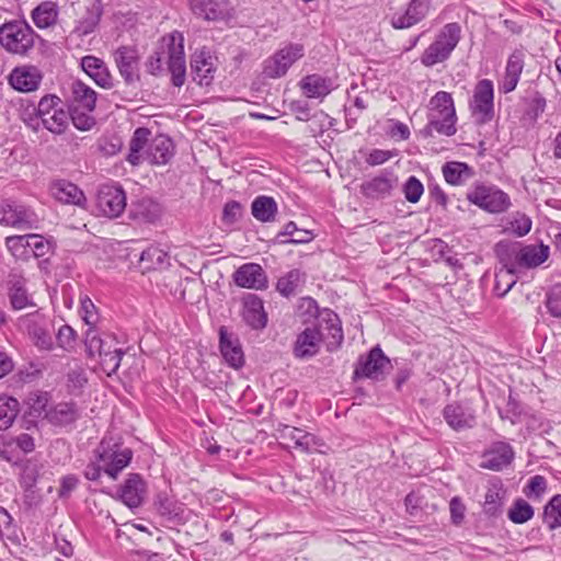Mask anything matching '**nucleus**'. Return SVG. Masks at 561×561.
<instances>
[{"label":"nucleus","instance_id":"nucleus-2","mask_svg":"<svg viewBox=\"0 0 561 561\" xmlns=\"http://www.w3.org/2000/svg\"><path fill=\"white\" fill-rule=\"evenodd\" d=\"M495 253L507 274H514L516 267L535 268L546 262L550 248L542 243L520 245L510 241H500L495 245Z\"/></svg>","mask_w":561,"mask_h":561},{"label":"nucleus","instance_id":"nucleus-39","mask_svg":"<svg viewBox=\"0 0 561 561\" xmlns=\"http://www.w3.org/2000/svg\"><path fill=\"white\" fill-rule=\"evenodd\" d=\"M252 216L261 222L274 221L277 213V204L273 197L257 196L251 205Z\"/></svg>","mask_w":561,"mask_h":561},{"label":"nucleus","instance_id":"nucleus-21","mask_svg":"<svg viewBox=\"0 0 561 561\" xmlns=\"http://www.w3.org/2000/svg\"><path fill=\"white\" fill-rule=\"evenodd\" d=\"M215 58L210 50L203 47L196 50L191 58L193 80L199 85H208L214 79Z\"/></svg>","mask_w":561,"mask_h":561},{"label":"nucleus","instance_id":"nucleus-43","mask_svg":"<svg viewBox=\"0 0 561 561\" xmlns=\"http://www.w3.org/2000/svg\"><path fill=\"white\" fill-rule=\"evenodd\" d=\"M301 89L308 98H322L330 93L331 82L319 75H310L302 79Z\"/></svg>","mask_w":561,"mask_h":561},{"label":"nucleus","instance_id":"nucleus-49","mask_svg":"<svg viewBox=\"0 0 561 561\" xmlns=\"http://www.w3.org/2000/svg\"><path fill=\"white\" fill-rule=\"evenodd\" d=\"M543 522L551 530L561 527V494L552 496L543 507Z\"/></svg>","mask_w":561,"mask_h":561},{"label":"nucleus","instance_id":"nucleus-34","mask_svg":"<svg viewBox=\"0 0 561 561\" xmlns=\"http://www.w3.org/2000/svg\"><path fill=\"white\" fill-rule=\"evenodd\" d=\"M129 217L139 224H153L161 217V207L150 198H141L131 204Z\"/></svg>","mask_w":561,"mask_h":561},{"label":"nucleus","instance_id":"nucleus-20","mask_svg":"<svg viewBox=\"0 0 561 561\" xmlns=\"http://www.w3.org/2000/svg\"><path fill=\"white\" fill-rule=\"evenodd\" d=\"M277 433L279 439L293 443L291 447L299 449L302 453H311L317 450V447L320 446L319 438L299 427L279 424Z\"/></svg>","mask_w":561,"mask_h":561},{"label":"nucleus","instance_id":"nucleus-8","mask_svg":"<svg viewBox=\"0 0 561 561\" xmlns=\"http://www.w3.org/2000/svg\"><path fill=\"white\" fill-rule=\"evenodd\" d=\"M163 44L168 48V69L172 84L180 88L184 84L186 77L183 35L180 32H173L163 37Z\"/></svg>","mask_w":561,"mask_h":561},{"label":"nucleus","instance_id":"nucleus-40","mask_svg":"<svg viewBox=\"0 0 561 561\" xmlns=\"http://www.w3.org/2000/svg\"><path fill=\"white\" fill-rule=\"evenodd\" d=\"M319 329L327 330L328 335L335 344H341L343 341V331L339 316L330 310L324 309L318 314Z\"/></svg>","mask_w":561,"mask_h":561},{"label":"nucleus","instance_id":"nucleus-16","mask_svg":"<svg viewBox=\"0 0 561 561\" xmlns=\"http://www.w3.org/2000/svg\"><path fill=\"white\" fill-rule=\"evenodd\" d=\"M446 423L457 432L472 428L477 423L476 411L467 403L453 402L443 410Z\"/></svg>","mask_w":561,"mask_h":561},{"label":"nucleus","instance_id":"nucleus-1","mask_svg":"<svg viewBox=\"0 0 561 561\" xmlns=\"http://www.w3.org/2000/svg\"><path fill=\"white\" fill-rule=\"evenodd\" d=\"M133 458V451L123 447L119 439L105 436L93 451V459L87 465L83 474L90 481H98L102 472L116 480Z\"/></svg>","mask_w":561,"mask_h":561},{"label":"nucleus","instance_id":"nucleus-6","mask_svg":"<svg viewBox=\"0 0 561 561\" xmlns=\"http://www.w3.org/2000/svg\"><path fill=\"white\" fill-rule=\"evenodd\" d=\"M37 34L25 20H11L0 25V45L10 54L27 56Z\"/></svg>","mask_w":561,"mask_h":561},{"label":"nucleus","instance_id":"nucleus-38","mask_svg":"<svg viewBox=\"0 0 561 561\" xmlns=\"http://www.w3.org/2000/svg\"><path fill=\"white\" fill-rule=\"evenodd\" d=\"M442 172L445 181L454 186L462 185L474 174L471 167L460 161L446 162L442 168Z\"/></svg>","mask_w":561,"mask_h":561},{"label":"nucleus","instance_id":"nucleus-35","mask_svg":"<svg viewBox=\"0 0 561 561\" xmlns=\"http://www.w3.org/2000/svg\"><path fill=\"white\" fill-rule=\"evenodd\" d=\"M96 103V92L81 81L71 84V104L69 108H81L93 112Z\"/></svg>","mask_w":561,"mask_h":561},{"label":"nucleus","instance_id":"nucleus-24","mask_svg":"<svg viewBox=\"0 0 561 561\" xmlns=\"http://www.w3.org/2000/svg\"><path fill=\"white\" fill-rule=\"evenodd\" d=\"M174 154V144L165 135H158L150 139L145 150V161L151 164H167Z\"/></svg>","mask_w":561,"mask_h":561},{"label":"nucleus","instance_id":"nucleus-36","mask_svg":"<svg viewBox=\"0 0 561 561\" xmlns=\"http://www.w3.org/2000/svg\"><path fill=\"white\" fill-rule=\"evenodd\" d=\"M150 136L151 131L145 127H139L134 131L129 141V152L127 156V161L131 165H139L145 161V150L150 142Z\"/></svg>","mask_w":561,"mask_h":561},{"label":"nucleus","instance_id":"nucleus-64","mask_svg":"<svg viewBox=\"0 0 561 561\" xmlns=\"http://www.w3.org/2000/svg\"><path fill=\"white\" fill-rule=\"evenodd\" d=\"M241 217V205L236 201L228 202L222 211V219L227 224H233Z\"/></svg>","mask_w":561,"mask_h":561},{"label":"nucleus","instance_id":"nucleus-25","mask_svg":"<svg viewBox=\"0 0 561 561\" xmlns=\"http://www.w3.org/2000/svg\"><path fill=\"white\" fill-rule=\"evenodd\" d=\"M242 302L244 322L254 330L264 329L267 324V313L264 310L262 299L254 294H248L243 297Z\"/></svg>","mask_w":561,"mask_h":561},{"label":"nucleus","instance_id":"nucleus-19","mask_svg":"<svg viewBox=\"0 0 561 561\" xmlns=\"http://www.w3.org/2000/svg\"><path fill=\"white\" fill-rule=\"evenodd\" d=\"M114 59L121 76L127 84L139 81V56L136 48L121 46L115 50Z\"/></svg>","mask_w":561,"mask_h":561},{"label":"nucleus","instance_id":"nucleus-28","mask_svg":"<svg viewBox=\"0 0 561 561\" xmlns=\"http://www.w3.org/2000/svg\"><path fill=\"white\" fill-rule=\"evenodd\" d=\"M219 347L227 364L240 368L244 364V356L237 337L229 334L224 327L219 330Z\"/></svg>","mask_w":561,"mask_h":561},{"label":"nucleus","instance_id":"nucleus-46","mask_svg":"<svg viewBox=\"0 0 561 561\" xmlns=\"http://www.w3.org/2000/svg\"><path fill=\"white\" fill-rule=\"evenodd\" d=\"M44 127L50 133L60 135L65 133L69 124V112H66L61 106L48 116L41 119Z\"/></svg>","mask_w":561,"mask_h":561},{"label":"nucleus","instance_id":"nucleus-44","mask_svg":"<svg viewBox=\"0 0 561 561\" xmlns=\"http://www.w3.org/2000/svg\"><path fill=\"white\" fill-rule=\"evenodd\" d=\"M20 412V403L13 397H0V431H5L12 426Z\"/></svg>","mask_w":561,"mask_h":561},{"label":"nucleus","instance_id":"nucleus-55","mask_svg":"<svg viewBox=\"0 0 561 561\" xmlns=\"http://www.w3.org/2000/svg\"><path fill=\"white\" fill-rule=\"evenodd\" d=\"M424 192L422 182L414 175L410 176L403 185V194L410 203H417Z\"/></svg>","mask_w":561,"mask_h":561},{"label":"nucleus","instance_id":"nucleus-12","mask_svg":"<svg viewBox=\"0 0 561 561\" xmlns=\"http://www.w3.org/2000/svg\"><path fill=\"white\" fill-rule=\"evenodd\" d=\"M390 367V359L377 345L373 347L367 355H363L358 358L354 369V378L379 380L383 377L385 370Z\"/></svg>","mask_w":561,"mask_h":561},{"label":"nucleus","instance_id":"nucleus-48","mask_svg":"<svg viewBox=\"0 0 561 561\" xmlns=\"http://www.w3.org/2000/svg\"><path fill=\"white\" fill-rule=\"evenodd\" d=\"M304 282V273L291 270L277 280L276 288L285 297L294 295Z\"/></svg>","mask_w":561,"mask_h":561},{"label":"nucleus","instance_id":"nucleus-53","mask_svg":"<svg viewBox=\"0 0 561 561\" xmlns=\"http://www.w3.org/2000/svg\"><path fill=\"white\" fill-rule=\"evenodd\" d=\"M38 478V467L35 462L31 460H26L22 465V470L20 473V483L25 490L32 489Z\"/></svg>","mask_w":561,"mask_h":561},{"label":"nucleus","instance_id":"nucleus-27","mask_svg":"<svg viewBox=\"0 0 561 561\" xmlns=\"http://www.w3.org/2000/svg\"><path fill=\"white\" fill-rule=\"evenodd\" d=\"M41 80V71L33 66L18 67L9 77L11 87L21 92H31L36 90Z\"/></svg>","mask_w":561,"mask_h":561},{"label":"nucleus","instance_id":"nucleus-60","mask_svg":"<svg viewBox=\"0 0 561 561\" xmlns=\"http://www.w3.org/2000/svg\"><path fill=\"white\" fill-rule=\"evenodd\" d=\"M80 304L84 322L89 325L96 324L99 321V314L93 301L88 296H84L80 298Z\"/></svg>","mask_w":561,"mask_h":561},{"label":"nucleus","instance_id":"nucleus-57","mask_svg":"<svg viewBox=\"0 0 561 561\" xmlns=\"http://www.w3.org/2000/svg\"><path fill=\"white\" fill-rule=\"evenodd\" d=\"M546 306L552 317L561 318V284L553 286L548 293Z\"/></svg>","mask_w":561,"mask_h":561},{"label":"nucleus","instance_id":"nucleus-10","mask_svg":"<svg viewBox=\"0 0 561 561\" xmlns=\"http://www.w3.org/2000/svg\"><path fill=\"white\" fill-rule=\"evenodd\" d=\"M33 209L15 201L7 199L0 204V225L19 230L32 229L37 222Z\"/></svg>","mask_w":561,"mask_h":561},{"label":"nucleus","instance_id":"nucleus-30","mask_svg":"<svg viewBox=\"0 0 561 561\" xmlns=\"http://www.w3.org/2000/svg\"><path fill=\"white\" fill-rule=\"evenodd\" d=\"M514 457L512 447L503 442L494 443L484 454L482 467L499 471L511 463Z\"/></svg>","mask_w":561,"mask_h":561},{"label":"nucleus","instance_id":"nucleus-32","mask_svg":"<svg viewBox=\"0 0 561 561\" xmlns=\"http://www.w3.org/2000/svg\"><path fill=\"white\" fill-rule=\"evenodd\" d=\"M83 71L94 80V82L105 89L113 85L112 76L105 62L95 56H84L81 59Z\"/></svg>","mask_w":561,"mask_h":561},{"label":"nucleus","instance_id":"nucleus-41","mask_svg":"<svg viewBox=\"0 0 561 561\" xmlns=\"http://www.w3.org/2000/svg\"><path fill=\"white\" fill-rule=\"evenodd\" d=\"M158 513L164 517L168 522L173 523H182L184 522V510L181 504H179L173 499L168 497L167 495H158L157 501L154 503Z\"/></svg>","mask_w":561,"mask_h":561},{"label":"nucleus","instance_id":"nucleus-22","mask_svg":"<svg viewBox=\"0 0 561 561\" xmlns=\"http://www.w3.org/2000/svg\"><path fill=\"white\" fill-rule=\"evenodd\" d=\"M398 184V178L392 171L383 170L377 176L365 181L360 188L368 198L381 199L391 195L392 190Z\"/></svg>","mask_w":561,"mask_h":561},{"label":"nucleus","instance_id":"nucleus-5","mask_svg":"<svg viewBox=\"0 0 561 561\" xmlns=\"http://www.w3.org/2000/svg\"><path fill=\"white\" fill-rule=\"evenodd\" d=\"M461 39V26L457 22L445 24L436 34L434 41L420 57L422 65L433 67L449 59Z\"/></svg>","mask_w":561,"mask_h":561},{"label":"nucleus","instance_id":"nucleus-42","mask_svg":"<svg viewBox=\"0 0 561 561\" xmlns=\"http://www.w3.org/2000/svg\"><path fill=\"white\" fill-rule=\"evenodd\" d=\"M31 16L38 28H47L57 21V4L51 1H44L33 9Z\"/></svg>","mask_w":561,"mask_h":561},{"label":"nucleus","instance_id":"nucleus-26","mask_svg":"<svg viewBox=\"0 0 561 561\" xmlns=\"http://www.w3.org/2000/svg\"><path fill=\"white\" fill-rule=\"evenodd\" d=\"M525 66V53L523 49H515L507 59L505 73L500 82L499 89L503 93L514 91L519 81Z\"/></svg>","mask_w":561,"mask_h":561},{"label":"nucleus","instance_id":"nucleus-17","mask_svg":"<svg viewBox=\"0 0 561 561\" xmlns=\"http://www.w3.org/2000/svg\"><path fill=\"white\" fill-rule=\"evenodd\" d=\"M432 0H411L404 13H396L390 20V24L396 30H404L414 26L423 21L430 10Z\"/></svg>","mask_w":561,"mask_h":561},{"label":"nucleus","instance_id":"nucleus-13","mask_svg":"<svg viewBox=\"0 0 561 561\" xmlns=\"http://www.w3.org/2000/svg\"><path fill=\"white\" fill-rule=\"evenodd\" d=\"M96 206L104 216L116 218L126 208V194L121 186L102 185L96 195Z\"/></svg>","mask_w":561,"mask_h":561},{"label":"nucleus","instance_id":"nucleus-15","mask_svg":"<svg viewBox=\"0 0 561 561\" xmlns=\"http://www.w3.org/2000/svg\"><path fill=\"white\" fill-rule=\"evenodd\" d=\"M193 14L205 21H226L232 16L233 8L228 0H190Z\"/></svg>","mask_w":561,"mask_h":561},{"label":"nucleus","instance_id":"nucleus-63","mask_svg":"<svg viewBox=\"0 0 561 561\" xmlns=\"http://www.w3.org/2000/svg\"><path fill=\"white\" fill-rule=\"evenodd\" d=\"M449 511L453 523L459 525L463 520L466 513V506L460 497L455 496L450 500Z\"/></svg>","mask_w":561,"mask_h":561},{"label":"nucleus","instance_id":"nucleus-3","mask_svg":"<svg viewBox=\"0 0 561 561\" xmlns=\"http://www.w3.org/2000/svg\"><path fill=\"white\" fill-rule=\"evenodd\" d=\"M456 110L450 93L437 92L430 101L428 124L423 128L425 137H432L436 131L439 135L453 136L456 134Z\"/></svg>","mask_w":561,"mask_h":561},{"label":"nucleus","instance_id":"nucleus-52","mask_svg":"<svg viewBox=\"0 0 561 561\" xmlns=\"http://www.w3.org/2000/svg\"><path fill=\"white\" fill-rule=\"evenodd\" d=\"M91 112L81 108H69V119L79 130H89L95 124V119L90 115Z\"/></svg>","mask_w":561,"mask_h":561},{"label":"nucleus","instance_id":"nucleus-61","mask_svg":"<svg viewBox=\"0 0 561 561\" xmlns=\"http://www.w3.org/2000/svg\"><path fill=\"white\" fill-rule=\"evenodd\" d=\"M484 512L491 516H494L499 513L501 507V495L496 490H488L484 496Z\"/></svg>","mask_w":561,"mask_h":561},{"label":"nucleus","instance_id":"nucleus-31","mask_svg":"<svg viewBox=\"0 0 561 561\" xmlns=\"http://www.w3.org/2000/svg\"><path fill=\"white\" fill-rule=\"evenodd\" d=\"M80 417L76 402H59L50 407L45 413V419L53 425L65 426L75 423Z\"/></svg>","mask_w":561,"mask_h":561},{"label":"nucleus","instance_id":"nucleus-62","mask_svg":"<svg viewBox=\"0 0 561 561\" xmlns=\"http://www.w3.org/2000/svg\"><path fill=\"white\" fill-rule=\"evenodd\" d=\"M511 229L518 237L526 236L531 229V220L524 214H517L510 222Z\"/></svg>","mask_w":561,"mask_h":561},{"label":"nucleus","instance_id":"nucleus-45","mask_svg":"<svg viewBox=\"0 0 561 561\" xmlns=\"http://www.w3.org/2000/svg\"><path fill=\"white\" fill-rule=\"evenodd\" d=\"M30 234L10 236L5 238V247L11 255L21 261L30 259Z\"/></svg>","mask_w":561,"mask_h":561},{"label":"nucleus","instance_id":"nucleus-51","mask_svg":"<svg viewBox=\"0 0 561 561\" xmlns=\"http://www.w3.org/2000/svg\"><path fill=\"white\" fill-rule=\"evenodd\" d=\"M534 516L533 506L524 499L514 501L512 507L508 510L507 517L514 524H524L531 519Z\"/></svg>","mask_w":561,"mask_h":561},{"label":"nucleus","instance_id":"nucleus-58","mask_svg":"<svg viewBox=\"0 0 561 561\" xmlns=\"http://www.w3.org/2000/svg\"><path fill=\"white\" fill-rule=\"evenodd\" d=\"M513 274H507V270L505 272L501 271L496 274L494 293L499 297H504L515 285V279L512 278Z\"/></svg>","mask_w":561,"mask_h":561},{"label":"nucleus","instance_id":"nucleus-14","mask_svg":"<svg viewBox=\"0 0 561 561\" xmlns=\"http://www.w3.org/2000/svg\"><path fill=\"white\" fill-rule=\"evenodd\" d=\"M3 287L12 309L22 310L27 307H35L33 298L26 288V278L20 272H10Z\"/></svg>","mask_w":561,"mask_h":561},{"label":"nucleus","instance_id":"nucleus-33","mask_svg":"<svg viewBox=\"0 0 561 561\" xmlns=\"http://www.w3.org/2000/svg\"><path fill=\"white\" fill-rule=\"evenodd\" d=\"M103 7L100 0L90 1V3L84 7V13L77 21L73 33L79 37L92 33L100 22Z\"/></svg>","mask_w":561,"mask_h":561},{"label":"nucleus","instance_id":"nucleus-50","mask_svg":"<svg viewBox=\"0 0 561 561\" xmlns=\"http://www.w3.org/2000/svg\"><path fill=\"white\" fill-rule=\"evenodd\" d=\"M140 261L142 263H147L146 268L154 270L169 264V255L162 249L156 245H150L142 251Z\"/></svg>","mask_w":561,"mask_h":561},{"label":"nucleus","instance_id":"nucleus-23","mask_svg":"<svg viewBox=\"0 0 561 561\" xmlns=\"http://www.w3.org/2000/svg\"><path fill=\"white\" fill-rule=\"evenodd\" d=\"M233 282L242 288L262 290L267 287V276L260 264L247 263L233 273Z\"/></svg>","mask_w":561,"mask_h":561},{"label":"nucleus","instance_id":"nucleus-56","mask_svg":"<svg viewBox=\"0 0 561 561\" xmlns=\"http://www.w3.org/2000/svg\"><path fill=\"white\" fill-rule=\"evenodd\" d=\"M61 105V100L55 94H47L41 99L37 106V115L41 119L56 111Z\"/></svg>","mask_w":561,"mask_h":561},{"label":"nucleus","instance_id":"nucleus-29","mask_svg":"<svg viewBox=\"0 0 561 561\" xmlns=\"http://www.w3.org/2000/svg\"><path fill=\"white\" fill-rule=\"evenodd\" d=\"M322 340V333L318 327H308L298 334L295 342L294 354L296 357L306 358L316 355Z\"/></svg>","mask_w":561,"mask_h":561},{"label":"nucleus","instance_id":"nucleus-7","mask_svg":"<svg viewBox=\"0 0 561 561\" xmlns=\"http://www.w3.org/2000/svg\"><path fill=\"white\" fill-rule=\"evenodd\" d=\"M467 199L490 214L504 213L511 206L510 196L494 185L476 184L467 193Z\"/></svg>","mask_w":561,"mask_h":561},{"label":"nucleus","instance_id":"nucleus-18","mask_svg":"<svg viewBox=\"0 0 561 561\" xmlns=\"http://www.w3.org/2000/svg\"><path fill=\"white\" fill-rule=\"evenodd\" d=\"M147 494V485L138 473H129L119 488L118 499L130 510L142 505Z\"/></svg>","mask_w":561,"mask_h":561},{"label":"nucleus","instance_id":"nucleus-11","mask_svg":"<svg viewBox=\"0 0 561 561\" xmlns=\"http://www.w3.org/2000/svg\"><path fill=\"white\" fill-rule=\"evenodd\" d=\"M301 44H289L267 58L263 64V75L266 78H280L286 75L291 65L304 56Z\"/></svg>","mask_w":561,"mask_h":561},{"label":"nucleus","instance_id":"nucleus-37","mask_svg":"<svg viewBox=\"0 0 561 561\" xmlns=\"http://www.w3.org/2000/svg\"><path fill=\"white\" fill-rule=\"evenodd\" d=\"M50 192L55 199L64 204L81 205L85 199L83 192L77 185L68 181H57L53 183Z\"/></svg>","mask_w":561,"mask_h":561},{"label":"nucleus","instance_id":"nucleus-9","mask_svg":"<svg viewBox=\"0 0 561 561\" xmlns=\"http://www.w3.org/2000/svg\"><path fill=\"white\" fill-rule=\"evenodd\" d=\"M494 89L489 79L480 80L473 91L470 110L474 122L479 125L486 124L494 116Z\"/></svg>","mask_w":561,"mask_h":561},{"label":"nucleus","instance_id":"nucleus-4","mask_svg":"<svg viewBox=\"0 0 561 561\" xmlns=\"http://www.w3.org/2000/svg\"><path fill=\"white\" fill-rule=\"evenodd\" d=\"M85 348L90 357H99L103 371L111 376L121 365L124 351L118 346L116 339L110 334L100 335L89 331L85 336Z\"/></svg>","mask_w":561,"mask_h":561},{"label":"nucleus","instance_id":"nucleus-54","mask_svg":"<svg viewBox=\"0 0 561 561\" xmlns=\"http://www.w3.org/2000/svg\"><path fill=\"white\" fill-rule=\"evenodd\" d=\"M30 257H44L51 250V244L48 240L39 234H30Z\"/></svg>","mask_w":561,"mask_h":561},{"label":"nucleus","instance_id":"nucleus-47","mask_svg":"<svg viewBox=\"0 0 561 561\" xmlns=\"http://www.w3.org/2000/svg\"><path fill=\"white\" fill-rule=\"evenodd\" d=\"M87 385L88 376L83 367L76 365L69 368L66 375V386L69 393L79 396Z\"/></svg>","mask_w":561,"mask_h":561},{"label":"nucleus","instance_id":"nucleus-59","mask_svg":"<svg viewBox=\"0 0 561 561\" xmlns=\"http://www.w3.org/2000/svg\"><path fill=\"white\" fill-rule=\"evenodd\" d=\"M547 489V481L542 476H534L530 478L527 486L524 490V493L527 497H536L539 499Z\"/></svg>","mask_w":561,"mask_h":561}]
</instances>
